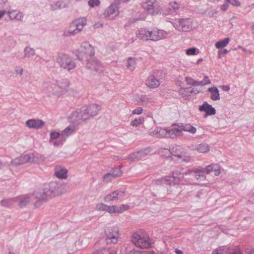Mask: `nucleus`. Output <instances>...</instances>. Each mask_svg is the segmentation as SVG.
Instances as JSON below:
<instances>
[{"mask_svg":"<svg viewBox=\"0 0 254 254\" xmlns=\"http://www.w3.org/2000/svg\"><path fill=\"white\" fill-rule=\"evenodd\" d=\"M205 171L209 174L213 171L215 172V175L218 176L220 174L219 166L217 164H210L205 168Z\"/></svg>","mask_w":254,"mask_h":254,"instance_id":"30","label":"nucleus"},{"mask_svg":"<svg viewBox=\"0 0 254 254\" xmlns=\"http://www.w3.org/2000/svg\"><path fill=\"white\" fill-rule=\"evenodd\" d=\"M230 41V39L229 38H225L222 40L216 42L215 44V47L217 49L224 48L227 45Z\"/></svg>","mask_w":254,"mask_h":254,"instance_id":"37","label":"nucleus"},{"mask_svg":"<svg viewBox=\"0 0 254 254\" xmlns=\"http://www.w3.org/2000/svg\"><path fill=\"white\" fill-rule=\"evenodd\" d=\"M196 50L195 48H189L186 50V54L188 56L194 55L195 54Z\"/></svg>","mask_w":254,"mask_h":254,"instance_id":"47","label":"nucleus"},{"mask_svg":"<svg viewBox=\"0 0 254 254\" xmlns=\"http://www.w3.org/2000/svg\"><path fill=\"white\" fill-rule=\"evenodd\" d=\"M36 197L43 200H47L49 199L55 197L54 193L51 188L50 184L44 189L35 192L34 194Z\"/></svg>","mask_w":254,"mask_h":254,"instance_id":"11","label":"nucleus"},{"mask_svg":"<svg viewBox=\"0 0 254 254\" xmlns=\"http://www.w3.org/2000/svg\"><path fill=\"white\" fill-rule=\"evenodd\" d=\"M227 2L230 3L232 5L239 6L241 5V2L238 0H226Z\"/></svg>","mask_w":254,"mask_h":254,"instance_id":"48","label":"nucleus"},{"mask_svg":"<svg viewBox=\"0 0 254 254\" xmlns=\"http://www.w3.org/2000/svg\"><path fill=\"white\" fill-rule=\"evenodd\" d=\"M35 50L29 47H26L24 49V57L29 58L35 55Z\"/></svg>","mask_w":254,"mask_h":254,"instance_id":"38","label":"nucleus"},{"mask_svg":"<svg viewBox=\"0 0 254 254\" xmlns=\"http://www.w3.org/2000/svg\"><path fill=\"white\" fill-rule=\"evenodd\" d=\"M56 84L61 89L66 90L69 85V81L67 79H62L56 81Z\"/></svg>","mask_w":254,"mask_h":254,"instance_id":"33","label":"nucleus"},{"mask_svg":"<svg viewBox=\"0 0 254 254\" xmlns=\"http://www.w3.org/2000/svg\"><path fill=\"white\" fill-rule=\"evenodd\" d=\"M222 89L224 91H228L230 90V87L228 85H222L221 86Z\"/></svg>","mask_w":254,"mask_h":254,"instance_id":"62","label":"nucleus"},{"mask_svg":"<svg viewBox=\"0 0 254 254\" xmlns=\"http://www.w3.org/2000/svg\"><path fill=\"white\" fill-rule=\"evenodd\" d=\"M149 149L146 148L144 150L138 151L130 154L128 158L131 161H136L140 160L145 157L150 152Z\"/></svg>","mask_w":254,"mask_h":254,"instance_id":"20","label":"nucleus"},{"mask_svg":"<svg viewBox=\"0 0 254 254\" xmlns=\"http://www.w3.org/2000/svg\"><path fill=\"white\" fill-rule=\"evenodd\" d=\"M107 205L103 203H100L97 204L96 205L95 209L97 211H106Z\"/></svg>","mask_w":254,"mask_h":254,"instance_id":"45","label":"nucleus"},{"mask_svg":"<svg viewBox=\"0 0 254 254\" xmlns=\"http://www.w3.org/2000/svg\"><path fill=\"white\" fill-rule=\"evenodd\" d=\"M101 107L96 104H92L88 106H84L80 109L76 110V117L82 121H86L96 116Z\"/></svg>","mask_w":254,"mask_h":254,"instance_id":"2","label":"nucleus"},{"mask_svg":"<svg viewBox=\"0 0 254 254\" xmlns=\"http://www.w3.org/2000/svg\"><path fill=\"white\" fill-rule=\"evenodd\" d=\"M56 61L61 67L68 71L75 67V63L66 54H59L57 57Z\"/></svg>","mask_w":254,"mask_h":254,"instance_id":"6","label":"nucleus"},{"mask_svg":"<svg viewBox=\"0 0 254 254\" xmlns=\"http://www.w3.org/2000/svg\"><path fill=\"white\" fill-rule=\"evenodd\" d=\"M142 7L151 15H156L161 12V8L156 0H147L141 3Z\"/></svg>","mask_w":254,"mask_h":254,"instance_id":"7","label":"nucleus"},{"mask_svg":"<svg viewBox=\"0 0 254 254\" xmlns=\"http://www.w3.org/2000/svg\"><path fill=\"white\" fill-rule=\"evenodd\" d=\"M199 110L205 112L206 115L208 116L214 115L216 114L215 109L207 102H203V104L199 106Z\"/></svg>","mask_w":254,"mask_h":254,"instance_id":"25","label":"nucleus"},{"mask_svg":"<svg viewBox=\"0 0 254 254\" xmlns=\"http://www.w3.org/2000/svg\"><path fill=\"white\" fill-rule=\"evenodd\" d=\"M87 20L84 17L79 18L74 20L70 25L69 29L64 31L66 36H73L80 32L86 24Z\"/></svg>","mask_w":254,"mask_h":254,"instance_id":"5","label":"nucleus"},{"mask_svg":"<svg viewBox=\"0 0 254 254\" xmlns=\"http://www.w3.org/2000/svg\"><path fill=\"white\" fill-rule=\"evenodd\" d=\"M31 200L29 195H24L19 198H16L15 201L18 202L19 206L22 207L26 205Z\"/></svg>","mask_w":254,"mask_h":254,"instance_id":"32","label":"nucleus"},{"mask_svg":"<svg viewBox=\"0 0 254 254\" xmlns=\"http://www.w3.org/2000/svg\"><path fill=\"white\" fill-rule=\"evenodd\" d=\"M207 91L211 93L210 98L213 101L219 100L220 94L219 90L216 87H212L208 89Z\"/></svg>","mask_w":254,"mask_h":254,"instance_id":"31","label":"nucleus"},{"mask_svg":"<svg viewBox=\"0 0 254 254\" xmlns=\"http://www.w3.org/2000/svg\"><path fill=\"white\" fill-rule=\"evenodd\" d=\"M126 193L125 189H118L107 194L104 197V200L106 202L113 201H117L123 197Z\"/></svg>","mask_w":254,"mask_h":254,"instance_id":"12","label":"nucleus"},{"mask_svg":"<svg viewBox=\"0 0 254 254\" xmlns=\"http://www.w3.org/2000/svg\"><path fill=\"white\" fill-rule=\"evenodd\" d=\"M128 254H144L143 252H141L139 251L135 250V249H133L130 250Z\"/></svg>","mask_w":254,"mask_h":254,"instance_id":"54","label":"nucleus"},{"mask_svg":"<svg viewBox=\"0 0 254 254\" xmlns=\"http://www.w3.org/2000/svg\"><path fill=\"white\" fill-rule=\"evenodd\" d=\"M184 173H182L178 170H175L172 172V177L173 178L175 184L179 183L184 178Z\"/></svg>","mask_w":254,"mask_h":254,"instance_id":"34","label":"nucleus"},{"mask_svg":"<svg viewBox=\"0 0 254 254\" xmlns=\"http://www.w3.org/2000/svg\"><path fill=\"white\" fill-rule=\"evenodd\" d=\"M86 67L87 69L97 73H101L103 71L102 64L97 60L92 58L87 60Z\"/></svg>","mask_w":254,"mask_h":254,"instance_id":"18","label":"nucleus"},{"mask_svg":"<svg viewBox=\"0 0 254 254\" xmlns=\"http://www.w3.org/2000/svg\"><path fill=\"white\" fill-rule=\"evenodd\" d=\"M50 184L55 197L64 194L67 191L68 187L66 184H60L57 182H52Z\"/></svg>","mask_w":254,"mask_h":254,"instance_id":"14","label":"nucleus"},{"mask_svg":"<svg viewBox=\"0 0 254 254\" xmlns=\"http://www.w3.org/2000/svg\"><path fill=\"white\" fill-rule=\"evenodd\" d=\"M88 4L90 7L93 8L95 6H99L100 4V0H89Z\"/></svg>","mask_w":254,"mask_h":254,"instance_id":"44","label":"nucleus"},{"mask_svg":"<svg viewBox=\"0 0 254 254\" xmlns=\"http://www.w3.org/2000/svg\"><path fill=\"white\" fill-rule=\"evenodd\" d=\"M167 129L157 127L154 131L150 132V134L156 137H167Z\"/></svg>","mask_w":254,"mask_h":254,"instance_id":"29","label":"nucleus"},{"mask_svg":"<svg viewBox=\"0 0 254 254\" xmlns=\"http://www.w3.org/2000/svg\"><path fill=\"white\" fill-rule=\"evenodd\" d=\"M65 7V4L64 2L61 1H57L54 5H52L53 10L57 9H61Z\"/></svg>","mask_w":254,"mask_h":254,"instance_id":"42","label":"nucleus"},{"mask_svg":"<svg viewBox=\"0 0 254 254\" xmlns=\"http://www.w3.org/2000/svg\"><path fill=\"white\" fill-rule=\"evenodd\" d=\"M228 7H229V4L227 3H226L221 5V9L223 11H225L227 10Z\"/></svg>","mask_w":254,"mask_h":254,"instance_id":"57","label":"nucleus"},{"mask_svg":"<svg viewBox=\"0 0 254 254\" xmlns=\"http://www.w3.org/2000/svg\"><path fill=\"white\" fill-rule=\"evenodd\" d=\"M217 254H242L240 248L237 246L227 245L215 250Z\"/></svg>","mask_w":254,"mask_h":254,"instance_id":"10","label":"nucleus"},{"mask_svg":"<svg viewBox=\"0 0 254 254\" xmlns=\"http://www.w3.org/2000/svg\"><path fill=\"white\" fill-rule=\"evenodd\" d=\"M80 56L76 54V57L79 61L83 60V54L93 56L94 55V49L88 42H84L82 44L80 48Z\"/></svg>","mask_w":254,"mask_h":254,"instance_id":"15","label":"nucleus"},{"mask_svg":"<svg viewBox=\"0 0 254 254\" xmlns=\"http://www.w3.org/2000/svg\"><path fill=\"white\" fill-rule=\"evenodd\" d=\"M203 81V82H204L205 85L209 84L211 83L210 80L209 79L208 77L207 76H204Z\"/></svg>","mask_w":254,"mask_h":254,"instance_id":"58","label":"nucleus"},{"mask_svg":"<svg viewBox=\"0 0 254 254\" xmlns=\"http://www.w3.org/2000/svg\"><path fill=\"white\" fill-rule=\"evenodd\" d=\"M149 30L146 28H141L136 32V37L143 41L149 40Z\"/></svg>","mask_w":254,"mask_h":254,"instance_id":"28","label":"nucleus"},{"mask_svg":"<svg viewBox=\"0 0 254 254\" xmlns=\"http://www.w3.org/2000/svg\"><path fill=\"white\" fill-rule=\"evenodd\" d=\"M122 167V166H120L119 169L104 174L103 177V181L105 183H109L116 178L121 176L123 174V172L121 170Z\"/></svg>","mask_w":254,"mask_h":254,"instance_id":"19","label":"nucleus"},{"mask_svg":"<svg viewBox=\"0 0 254 254\" xmlns=\"http://www.w3.org/2000/svg\"><path fill=\"white\" fill-rule=\"evenodd\" d=\"M131 242L137 248L142 249L151 247L152 243L148 235L143 230H139L132 234Z\"/></svg>","mask_w":254,"mask_h":254,"instance_id":"1","label":"nucleus"},{"mask_svg":"<svg viewBox=\"0 0 254 254\" xmlns=\"http://www.w3.org/2000/svg\"><path fill=\"white\" fill-rule=\"evenodd\" d=\"M192 151H196L199 153H205L209 151L210 147L206 143H200L197 145H192L190 147Z\"/></svg>","mask_w":254,"mask_h":254,"instance_id":"24","label":"nucleus"},{"mask_svg":"<svg viewBox=\"0 0 254 254\" xmlns=\"http://www.w3.org/2000/svg\"><path fill=\"white\" fill-rule=\"evenodd\" d=\"M172 130H173L174 132H175L177 134V133H180L182 132V129L180 128H172Z\"/></svg>","mask_w":254,"mask_h":254,"instance_id":"60","label":"nucleus"},{"mask_svg":"<svg viewBox=\"0 0 254 254\" xmlns=\"http://www.w3.org/2000/svg\"><path fill=\"white\" fill-rule=\"evenodd\" d=\"M15 71L16 73L19 74L20 75H22L23 73V69L19 66L16 67Z\"/></svg>","mask_w":254,"mask_h":254,"instance_id":"55","label":"nucleus"},{"mask_svg":"<svg viewBox=\"0 0 254 254\" xmlns=\"http://www.w3.org/2000/svg\"><path fill=\"white\" fill-rule=\"evenodd\" d=\"M172 24L177 30L183 32L190 31L197 26V22L190 18L176 19Z\"/></svg>","mask_w":254,"mask_h":254,"instance_id":"3","label":"nucleus"},{"mask_svg":"<svg viewBox=\"0 0 254 254\" xmlns=\"http://www.w3.org/2000/svg\"><path fill=\"white\" fill-rule=\"evenodd\" d=\"M106 236V242L108 244H116L119 240V232L118 227L116 226L107 227L105 230Z\"/></svg>","mask_w":254,"mask_h":254,"instance_id":"8","label":"nucleus"},{"mask_svg":"<svg viewBox=\"0 0 254 254\" xmlns=\"http://www.w3.org/2000/svg\"><path fill=\"white\" fill-rule=\"evenodd\" d=\"M67 170L64 167L58 166L55 169V176L61 179H65L67 178Z\"/></svg>","mask_w":254,"mask_h":254,"instance_id":"27","label":"nucleus"},{"mask_svg":"<svg viewBox=\"0 0 254 254\" xmlns=\"http://www.w3.org/2000/svg\"><path fill=\"white\" fill-rule=\"evenodd\" d=\"M127 204H121L120 205H107L106 211L109 213H121L129 209Z\"/></svg>","mask_w":254,"mask_h":254,"instance_id":"21","label":"nucleus"},{"mask_svg":"<svg viewBox=\"0 0 254 254\" xmlns=\"http://www.w3.org/2000/svg\"><path fill=\"white\" fill-rule=\"evenodd\" d=\"M186 81L187 82V83L189 85H191V84H190V82H192L193 81H195V80H194L191 78L190 77H186Z\"/></svg>","mask_w":254,"mask_h":254,"instance_id":"61","label":"nucleus"},{"mask_svg":"<svg viewBox=\"0 0 254 254\" xmlns=\"http://www.w3.org/2000/svg\"><path fill=\"white\" fill-rule=\"evenodd\" d=\"M190 83L192 85H193V86H199V85L204 86V85H205V83H204V82H203V80L199 81H193L192 82H190Z\"/></svg>","mask_w":254,"mask_h":254,"instance_id":"51","label":"nucleus"},{"mask_svg":"<svg viewBox=\"0 0 254 254\" xmlns=\"http://www.w3.org/2000/svg\"><path fill=\"white\" fill-rule=\"evenodd\" d=\"M25 124L28 128L37 129H40L45 126V122L40 119H29Z\"/></svg>","mask_w":254,"mask_h":254,"instance_id":"22","label":"nucleus"},{"mask_svg":"<svg viewBox=\"0 0 254 254\" xmlns=\"http://www.w3.org/2000/svg\"><path fill=\"white\" fill-rule=\"evenodd\" d=\"M170 152L172 155L177 157L179 159H183L186 162L189 161L190 158L187 156L186 158V152L185 150L181 146L176 145L170 149Z\"/></svg>","mask_w":254,"mask_h":254,"instance_id":"13","label":"nucleus"},{"mask_svg":"<svg viewBox=\"0 0 254 254\" xmlns=\"http://www.w3.org/2000/svg\"><path fill=\"white\" fill-rule=\"evenodd\" d=\"M17 11L16 10H9L8 11V14L9 15L10 19H14L15 18V15Z\"/></svg>","mask_w":254,"mask_h":254,"instance_id":"49","label":"nucleus"},{"mask_svg":"<svg viewBox=\"0 0 254 254\" xmlns=\"http://www.w3.org/2000/svg\"><path fill=\"white\" fill-rule=\"evenodd\" d=\"M94 254H117L113 250L103 248L97 250Z\"/></svg>","mask_w":254,"mask_h":254,"instance_id":"39","label":"nucleus"},{"mask_svg":"<svg viewBox=\"0 0 254 254\" xmlns=\"http://www.w3.org/2000/svg\"><path fill=\"white\" fill-rule=\"evenodd\" d=\"M60 134L57 132H52L50 133V139H55L58 138Z\"/></svg>","mask_w":254,"mask_h":254,"instance_id":"52","label":"nucleus"},{"mask_svg":"<svg viewBox=\"0 0 254 254\" xmlns=\"http://www.w3.org/2000/svg\"><path fill=\"white\" fill-rule=\"evenodd\" d=\"M167 35L168 33L165 31L154 29L151 31H149V40L157 41L165 38Z\"/></svg>","mask_w":254,"mask_h":254,"instance_id":"17","label":"nucleus"},{"mask_svg":"<svg viewBox=\"0 0 254 254\" xmlns=\"http://www.w3.org/2000/svg\"><path fill=\"white\" fill-rule=\"evenodd\" d=\"M143 121V118H136L131 121L130 125L132 127H137L138 125L142 124Z\"/></svg>","mask_w":254,"mask_h":254,"instance_id":"43","label":"nucleus"},{"mask_svg":"<svg viewBox=\"0 0 254 254\" xmlns=\"http://www.w3.org/2000/svg\"><path fill=\"white\" fill-rule=\"evenodd\" d=\"M37 156L34 153L22 154L11 161V165L14 166L22 165L28 162H36Z\"/></svg>","mask_w":254,"mask_h":254,"instance_id":"9","label":"nucleus"},{"mask_svg":"<svg viewBox=\"0 0 254 254\" xmlns=\"http://www.w3.org/2000/svg\"><path fill=\"white\" fill-rule=\"evenodd\" d=\"M142 111H143L142 108L139 107H137L136 109H134L132 111V114L139 115L142 113Z\"/></svg>","mask_w":254,"mask_h":254,"instance_id":"50","label":"nucleus"},{"mask_svg":"<svg viewBox=\"0 0 254 254\" xmlns=\"http://www.w3.org/2000/svg\"><path fill=\"white\" fill-rule=\"evenodd\" d=\"M15 200L16 198L3 199L1 201L0 203L2 206L9 207L15 201Z\"/></svg>","mask_w":254,"mask_h":254,"instance_id":"40","label":"nucleus"},{"mask_svg":"<svg viewBox=\"0 0 254 254\" xmlns=\"http://www.w3.org/2000/svg\"><path fill=\"white\" fill-rule=\"evenodd\" d=\"M120 2L119 0H115L103 12V15L105 18H109L111 16H118L119 14V5Z\"/></svg>","mask_w":254,"mask_h":254,"instance_id":"16","label":"nucleus"},{"mask_svg":"<svg viewBox=\"0 0 254 254\" xmlns=\"http://www.w3.org/2000/svg\"><path fill=\"white\" fill-rule=\"evenodd\" d=\"M172 126H177L181 128L182 130L189 132L191 134H195L196 132V128L189 124L176 123L173 124Z\"/></svg>","mask_w":254,"mask_h":254,"instance_id":"26","label":"nucleus"},{"mask_svg":"<svg viewBox=\"0 0 254 254\" xmlns=\"http://www.w3.org/2000/svg\"><path fill=\"white\" fill-rule=\"evenodd\" d=\"M75 131V127L73 125L68 126L62 132V135L67 137L72 134Z\"/></svg>","mask_w":254,"mask_h":254,"instance_id":"36","label":"nucleus"},{"mask_svg":"<svg viewBox=\"0 0 254 254\" xmlns=\"http://www.w3.org/2000/svg\"><path fill=\"white\" fill-rule=\"evenodd\" d=\"M23 15L21 12H17L16 15H15V18L14 19L21 21L23 19Z\"/></svg>","mask_w":254,"mask_h":254,"instance_id":"53","label":"nucleus"},{"mask_svg":"<svg viewBox=\"0 0 254 254\" xmlns=\"http://www.w3.org/2000/svg\"><path fill=\"white\" fill-rule=\"evenodd\" d=\"M203 169H195L189 170L185 172V175L187 177L186 181L187 184L196 185L198 182H200L206 180V177L204 174Z\"/></svg>","mask_w":254,"mask_h":254,"instance_id":"4","label":"nucleus"},{"mask_svg":"<svg viewBox=\"0 0 254 254\" xmlns=\"http://www.w3.org/2000/svg\"><path fill=\"white\" fill-rule=\"evenodd\" d=\"M180 7L179 4L176 1L171 2L169 3V9L171 11L175 12L179 9Z\"/></svg>","mask_w":254,"mask_h":254,"instance_id":"41","label":"nucleus"},{"mask_svg":"<svg viewBox=\"0 0 254 254\" xmlns=\"http://www.w3.org/2000/svg\"><path fill=\"white\" fill-rule=\"evenodd\" d=\"M136 65V59L134 58L129 57L127 61V69L132 71L135 68Z\"/></svg>","mask_w":254,"mask_h":254,"instance_id":"35","label":"nucleus"},{"mask_svg":"<svg viewBox=\"0 0 254 254\" xmlns=\"http://www.w3.org/2000/svg\"><path fill=\"white\" fill-rule=\"evenodd\" d=\"M160 79L157 78V75H150L146 80V85L150 88H155L158 87L160 84Z\"/></svg>","mask_w":254,"mask_h":254,"instance_id":"23","label":"nucleus"},{"mask_svg":"<svg viewBox=\"0 0 254 254\" xmlns=\"http://www.w3.org/2000/svg\"><path fill=\"white\" fill-rule=\"evenodd\" d=\"M175 252L176 254H183V251L178 249H176Z\"/></svg>","mask_w":254,"mask_h":254,"instance_id":"63","label":"nucleus"},{"mask_svg":"<svg viewBox=\"0 0 254 254\" xmlns=\"http://www.w3.org/2000/svg\"><path fill=\"white\" fill-rule=\"evenodd\" d=\"M154 183L157 185H163L165 183L162 178L154 180Z\"/></svg>","mask_w":254,"mask_h":254,"instance_id":"56","label":"nucleus"},{"mask_svg":"<svg viewBox=\"0 0 254 254\" xmlns=\"http://www.w3.org/2000/svg\"><path fill=\"white\" fill-rule=\"evenodd\" d=\"M163 179L164 180V181L165 182H168L169 184H170V182L171 181V177H168V176H165L164 177H162Z\"/></svg>","mask_w":254,"mask_h":254,"instance_id":"59","label":"nucleus"},{"mask_svg":"<svg viewBox=\"0 0 254 254\" xmlns=\"http://www.w3.org/2000/svg\"><path fill=\"white\" fill-rule=\"evenodd\" d=\"M177 134L174 132L172 129H168L167 137L174 138L177 137Z\"/></svg>","mask_w":254,"mask_h":254,"instance_id":"46","label":"nucleus"},{"mask_svg":"<svg viewBox=\"0 0 254 254\" xmlns=\"http://www.w3.org/2000/svg\"><path fill=\"white\" fill-rule=\"evenodd\" d=\"M203 193L202 190L198 192L197 194H196V196L198 198L201 197V195Z\"/></svg>","mask_w":254,"mask_h":254,"instance_id":"64","label":"nucleus"}]
</instances>
